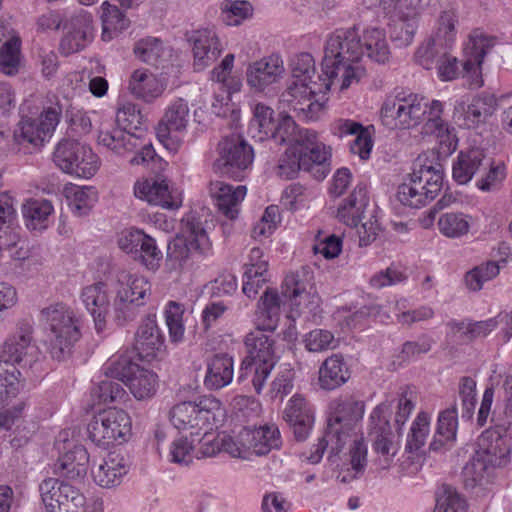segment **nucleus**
Returning a JSON list of instances; mask_svg holds the SVG:
<instances>
[{
  "instance_id": "nucleus-29",
  "label": "nucleus",
  "mask_w": 512,
  "mask_h": 512,
  "mask_svg": "<svg viewBox=\"0 0 512 512\" xmlns=\"http://www.w3.org/2000/svg\"><path fill=\"white\" fill-rule=\"evenodd\" d=\"M204 385L219 390L229 385L234 376L233 358L228 354H215L207 361Z\"/></svg>"
},
{
  "instance_id": "nucleus-21",
  "label": "nucleus",
  "mask_w": 512,
  "mask_h": 512,
  "mask_svg": "<svg viewBox=\"0 0 512 512\" xmlns=\"http://www.w3.org/2000/svg\"><path fill=\"white\" fill-rule=\"evenodd\" d=\"M284 65L280 56L272 54L253 62L247 69L248 84L258 91L275 83L284 73Z\"/></svg>"
},
{
  "instance_id": "nucleus-48",
  "label": "nucleus",
  "mask_w": 512,
  "mask_h": 512,
  "mask_svg": "<svg viewBox=\"0 0 512 512\" xmlns=\"http://www.w3.org/2000/svg\"><path fill=\"white\" fill-rule=\"evenodd\" d=\"M20 55L21 40L18 36H12L0 47V72L8 76L17 74Z\"/></svg>"
},
{
  "instance_id": "nucleus-6",
  "label": "nucleus",
  "mask_w": 512,
  "mask_h": 512,
  "mask_svg": "<svg viewBox=\"0 0 512 512\" xmlns=\"http://www.w3.org/2000/svg\"><path fill=\"white\" fill-rule=\"evenodd\" d=\"M443 184V168L440 163H426L418 157L410 181L401 184L397 199L405 206L420 208L432 201Z\"/></svg>"
},
{
  "instance_id": "nucleus-44",
  "label": "nucleus",
  "mask_w": 512,
  "mask_h": 512,
  "mask_svg": "<svg viewBox=\"0 0 512 512\" xmlns=\"http://www.w3.org/2000/svg\"><path fill=\"white\" fill-rule=\"evenodd\" d=\"M320 81L323 83L317 86L315 91H311L312 89H307V92L298 93L297 97H292L293 101H286L289 103L294 112L297 113L299 117H302L304 120H315L318 117L319 112L322 110L323 106L321 103L312 100L311 95H314L318 92H323L322 87L324 85V78L321 76H317ZM327 90L326 88H324Z\"/></svg>"
},
{
  "instance_id": "nucleus-9",
  "label": "nucleus",
  "mask_w": 512,
  "mask_h": 512,
  "mask_svg": "<svg viewBox=\"0 0 512 512\" xmlns=\"http://www.w3.org/2000/svg\"><path fill=\"white\" fill-rule=\"evenodd\" d=\"M132 421L129 414L116 408L97 413L87 425L89 439L104 448L115 442L122 444L131 436Z\"/></svg>"
},
{
  "instance_id": "nucleus-52",
  "label": "nucleus",
  "mask_w": 512,
  "mask_h": 512,
  "mask_svg": "<svg viewBox=\"0 0 512 512\" xmlns=\"http://www.w3.org/2000/svg\"><path fill=\"white\" fill-rule=\"evenodd\" d=\"M438 227L446 237H461L469 231V217L462 213H446L439 218Z\"/></svg>"
},
{
  "instance_id": "nucleus-55",
  "label": "nucleus",
  "mask_w": 512,
  "mask_h": 512,
  "mask_svg": "<svg viewBox=\"0 0 512 512\" xmlns=\"http://www.w3.org/2000/svg\"><path fill=\"white\" fill-rule=\"evenodd\" d=\"M466 501L455 488L443 485L441 493L437 496L434 512H466Z\"/></svg>"
},
{
  "instance_id": "nucleus-8",
  "label": "nucleus",
  "mask_w": 512,
  "mask_h": 512,
  "mask_svg": "<svg viewBox=\"0 0 512 512\" xmlns=\"http://www.w3.org/2000/svg\"><path fill=\"white\" fill-rule=\"evenodd\" d=\"M211 248L208 234L200 219L188 216L181 222L180 232L167 246V262L171 269H181L193 253L205 254Z\"/></svg>"
},
{
  "instance_id": "nucleus-15",
  "label": "nucleus",
  "mask_w": 512,
  "mask_h": 512,
  "mask_svg": "<svg viewBox=\"0 0 512 512\" xmlns=\"http://www.w3.org/2000/svg\"><path fill=\"white\" fill-rule=\"evenodd\" d=\"M389 409V405L381 403L372 412L370 419L373 427L369 436L373 442V450L377 454V461L381 468L386 469L392 463L397 451L398 442L392 432L389 421L384 414Z\"/></svg>"
},
{
  "instance_id": "nucleus-43",
  "label": "nucleus",
  "mask_w": 512,
  "mask_h": 512,
  "mask_svg": "<svg viewBox=\"0 0 512 512\" xmlns=\"http://www.w3.org/2000/svg\"><path fill=\"white\" fill-rule=\"evenodd\" d=\"M363 49L369 58L377 63H386L390 57L385 32L379 28H370L363 34Z\"/></svg>"
},
{
  "instance_id": "nucleus-39",
  "label": "nucleus",
  "mask_w": 512,
  "mask_h": 512,
  "mask_svg": "<svg viewBox=\"0 0 512 512\" xmlns=\"http://www.w3.org/2000/svg\"><path fill=\"white\" fill-rule=\"evenodd\" d=\"M102 39L109 41L129 26V19L118 6L108 1L102 3Z\"/></svg>"
},
{
  "instance_id": "nucleus-14",
  "label": "nucleus",
  "mask_w": 512,
  "mask_h": 512,
  "mask_svg": "<svg viewBox=\"0 0 512 512\" xmlns=\"http://www.w3.org/2000/svg\"><path fill=\"white\" fill-rule=\"evenodd\" d=\"M39 490L46 512H76L85 504L79 489L59 479L44 480Z\"/></svg>"
},
{
  "instance_id": "nucleus-50",
  "label": "nucleus",
  "mask_w": 512,
  "mask_h": 512,
  "mask_svg": "<svg viewBox=\"0 0 512 512\" xmlns=\"http://www.w3.org/2000/svg\"><path fill=\"white\" fill-rule=\"evenodd\" d=\"M307 158L301 156L299 148L289 147L279 159L276 167V173L279 177L284 179H293L297 176L300 170L307 167Z\"/></svg>"
},
{
  "instance_id": "nucleus-57",
  "label": "nucleus",
  "mask_w": 512,
  "mask_h": 512,
  "mask_svg": "<svg viewBox=\"0 0 512 512\" xmlns=\"http://www.w3.org/2000/svg\"><path fill=\"white\" fill-rule=\"evenodd\" d=\"M67 198L69 199V207L73 214L81 217L91 211L96 202V193L93 188L78 187L74 189L72 195L67 196Z\"/></svg>"
},
{
  "instance_id": "nucleus-61",
  "label": "nucleus",
  "mask_w": 512,
  "mask_h": 512,
  "mask_svg": "<svg viewBox=\"0 0 512 512\" xmlns=\"http://www.w3.org/2000/svg\"><path fill=\"white\" fill-rule=\"evenodd\" d=\"M429 432V417L426 413H419L414 421L405 447L406 452L414 453L425 444Z\"/></svg>"
},
{
  "instance_id": "nucleus-22",
  "label": "nucleus",
  "mask_w": 512,
  "mask_h": 512,
  "mask_svg": "<svg viewBox=\"0 0 512 512\" xmlns=\"http://www.w3.org/2000/svg\"><path fill=\"white\" fill-rule=\"evenodd\" d=\"M239 437L250 454L257 456L266 455L281 445L280 431L275 425H265L255 429L243 428Z\"/></svg>"
},
{
  "instance_id": "nucleus-32",
  "label": "nucleus",
  "mask_w": 512,
  "mask_h": 512,
  "mask_svg": "<svg viewBox=\"0 0 512 512\" xmlns=\"http://www.w3.org/2000/svg\"><path fill=\"white\" fill-rule=\"evenodd\" d=\"M275 133L270 139L280 144H289L290 147L299 148L303 143H311V130L301 129L295 120L288 114H279Z\"/></svg>"
},
{
  "instance_id": "nucleus-38",
  "label": "nucleus",
  "mask_w": 512,
  "mask_h": 512,
  "mask_svg": "<svg viewBox=\"0 0 512 512\" xmlns=\"http://www.w3.org/2000/svg\"><path fill=\"white\" fill-rule=\"evenodd\" d=\"M116 123L122 130L140 136V141H143L147 124L145 116L137 105L126 103L119 108L116 114Z\"/></svg>"
},
{
  "instance_id": "nucleus-56",
  "label": "nucleus",
  "mask_w": 512,
  "mask_h": 512,
  "mask_svg": "<svg viewBox=\"0 0 512 512\" xmlns=\"http://www.w3.org/2000/svg\"><path fill=\"white\" fill-rule=\"evenodd\" d=\"M494 469L475 455L463 470L464 483L467 487H475L488 482Z\"/></svg>"
},
{
  "instance_id": "nucleus-13",
  "label": "nucleus",
  "mask_w": 512,
  "mask_h": 512,
  "mask_svg": "<svg viewBox=\"0 0 512 512\" xmlns=\"http://www.w3.org/2000/svg\"><path fill=\"white\" fill-rule=\"evenodd\" d=\"M219 156L214 170L222 175L239 179L254 159L253 148L239 135L224 137L218 144Z\"/></svg>"
},
{
  "instance_id": "nucleus-59",
  "label": "nucleus",
  "mask_w": 512,
  "mask_h": 512,
  "mask_svg": "<svg viewBox=\"0 0 512 512\" xmlns=\"http://www.w3.org/2000/svg\"><path fill=\"white\" fill-rule=\"evenodd\" d=\"M267 268V261L250 264L244 274L247 280L244 282L242 289L246 296L249 298L256 296L258 289L267 281L265 277Z\"/></svg>"
},
{
  "instance_id": "nucleus-12",
  "label": "nucleus",
  "mask_w": 512,
  "mask_h": 512,
  "mask_svg": "<svg viewBox=\"0 0 512 512\" xmlns=\"http://www.w3.org/2000/svg\"><path fill=\"white\" fill-rule=\"evenodd\" d=\"M98 144L103 145L119 156H125L141 148L130 160L131 165H139L154 161L157 157L153 146L140 141V136L122 130L120 127H109L102 123L97 136Z\"/></svg>"
},
{
  "instance_id": "nucleus-58",
  "label": "nucleus",
  "mask_w": 512,
  "mask_h": 512,
  "mask_svg": "<svg viewBox=\"0 0 512 512\" xmlns=\"http://www.w3.org/2000/svg\"><path fill=\"white\" fill-rule=\"evenodd\" d=\"M140 368L141 367L137 363H134L130 357L120 356L107 366L105 374L109 378L121 380L128 385Z\"/></svg>"
},
{
  "instance_id": "nucleus-26",
  "label": "nucleus",
  "mask_w": 512,
  "mask_h": 512,
  "mask_svg": "<svg viewBox=\"0 0 512 512\" xmlns=\"http://www.w3.org/2000/svg\"><path fill=\"white\" fill-rule=\"evenodd\" d=\"M129 460L116 451L110 452L96 469H92L94 481L101 487H112L128 472Z\"/></svg>"
},
{
  "instance_id": "nucleus-19",
  "label": "nucleus",
  "mask_w": 512,
  "mask_h": 512,
  "mask_svg": "<svg viewBox=\"0 0 512 512\" xmlns=\"http://www.w3.org/2000/svg\"><path fill=\"white\" fill-rule=\"evenodd\" d=\"M187 39L193 46L194 66L199 70L211 65L221 54L219 38L211 29L191 31Z\"/></svg>"
},
{
  "instance_id": "nucleus-11",
  "label": "nucleus",
  "mask_w": 512,
  "mask_h": 512,
  "mask_svg": "<svg viewBox=\"0 0 512 512\" xmlns=\"http://www.w3.org/2000/svg\"><path fill=\"white\" fill-rule=\"evenodd\" d=\"M55 164L65 173L90 178L98 171L100 160L89 146L63 139L54 151Z\"/></svg>"
},
{
  "instance_id": "nucleus-53",
  "label": "nucleus",
  "mask_w": 512,
  "mask_h": 512,
  "mask_svg": "<svg viewBox=\"0 0 512 512\" xmlns=\"http://www.w3.org/2000/svg\"><path fill=\"white\" fill-rule=\"evenodd\" d=\"M432 0H400L398 5L395 6L398 9L404 10L407 14H405V19L409 20L406 28V33L401 35L402 40L404 42H409L413 40L415 31L417 29V19L419 12L427 7Z\"/></svg>"
},
{
  "instance_id": "nucleus-10",
  "label": "nucleus",
  "mask_w": 512,
  "mask_h": 512,
  "mask_svg": "<svg viewBox=\"0 0 512 512\" xmlns=\"http://www.w3.org/2000/svg\"><path fill=\"white\" fill-rule=\"evenodd\" d=\"M223 416L221 402L213 396H204L199 402L184 401L170 411V420L179 430L199 429L215 425Z\"/></svg>"
},
{
  "instance_id": "nucleus-2",
  "label": "nucleus",
  "mask_w": 512,
  "mask_h": 512,
  "mask_svg": "<svg viewBox=\"0 0 512 512\" xmlns=\"http://www.w3.org/2000/svg\"><path fill=\"white\" fill-rule=\"evenodd\" d=\"M362 55V39L355 27L333 33L327 40L321 64L325 88L338 86L342 91L358 83L364 76V69L354 63Z\"/></svg>"
},
{
  "instance_id": "nucleus-63",
  "label": "nucleus",
  "mask_w": 512,
  "mask_h": 512,
  "mask_svg": "<svg viewBox=\"0 0 512 512\" xmlns=\"http://www.w3.org/2000/svg\"><path fill=\"white\" fill-rule=\"evenodd\" d=\"M252 6L247 1L227 2L222 9L223 21L229 26H237L252 15Z\"/></svg>"
},
{
  "instance_id": "nucleus-16",
  "label": "nucleus",
  "mask_w": 512,
  "mask_h": 512,
  "mask_svg": "<svg viewBox=\"0 0 512 512\" xmlns=\"http://www.w3.org/2000/svg\"><path fill=\"white\" fill-rule=\"evenodd\" d=\"M188 123V104L184 99L179 98L167 108L161 118L156 128L157 138L167 149L176 150L178 147V140L173 134L185 131Z\"/></svg>"
},
{
  "instance_id": "nucleus-40",
  "label": "nucleus",
  "mask_w": 512,
  "mask_h": 512,
  "mask_svg": "<svg viewBox=\"0 0 512 512\" xmlns=\"http://www.w3.org/2000/svg\"><path fill=\"white\" fill-rule=\"evenodd\" d=\"M458 427L457 411L455 406L442 411L438 417L436 436L430 444L433 451L439 450L446 442L456 438Z\"/></svg>"
},
{
  "instance_id": "nucleus-62",
  "label": "nucleus",
  "mask_w": 512,
  "mask_h": 512,
  "mask_svg": "<svg viewBox=\"0 0 512 512\" xmlns=\"http://www.w3.org/2000/svg\"><path fill=\"white\" fill-rule=\"evenodd\" d=\"M284 419L289 424L302 422L301 420L314 419V414L309 404L300 395L293 396L284 410Z\"/></svg>"
},
{
  "instance_id": "nucleus-34",
  "label": "nucleus",
  "mask_w": 512,
  "mask_h": 512,
  "mask_svg": "<svg viewBox=\"0 0 512 512\" xmlns=\"http://www.w3.org/2000/svg\"><path fill=\"white\" fill-rule=\"evenodd\" d=\"M129 90L136 98L152 102L164 92L165 86L153 73L138 69L131 75Z\"/></svg>"
},
{
  "instance_id": "nucleus-54",
  "label": "nucleus",
  "mask_w": 512,
  "mask_h": 512,
  "mask_svg": "<svg viewBox=\"0 0 512 512\" xmlns=\"http://www.w3.org/2000/svg\"><path fill=\"white\" fill-rule=\"evenodd\" d=\"M20 376L21 373L16 367L6 369L0 374V408L8 405L19 394L22 387Z\"/></svg>"
},
{
  "instance_id": "nucleus-5",
  "label": "nucleus",
  "mask_w": 512,
  "mask_h": 512,
  "mask_svg": "<svg viewBox=\"0 0 512 512\" xmlns=\"http://www.w3.org/2000/svg\"><path fill=\"white\" fill-rule=\"evenodd\" d=\"M40 319L44 324L46 352L56 361L66 360L80 338L74 312L63 303H55L41 310Z\"/></svg>"
},
{
  "instance_id": "nucleus-60",
  "label": "nucleus",
  "mask_w": 512,
  "mask_h": 512,
  "mask_svg": "<svg viewBox=\"0 0 512 512\" xmlns=\"http://www.w3.org/2000/svg\"><path fill=\"white\" fill-rule=\"evenodd\" d=\"M482 170H488L477 186L483 191L497 190L501 187L506 178V165L503 162H494L489 158V165L483 166Z\"/></svg>"
},
{
  "instance_id": "nucleus-4",
  "label": "nucleus",
  "mask_w": 512,
  "mask_h": 512,
  "mask_svg": "<svg viewBox=\"0 0 512 512\" xmlns=\"http://www.w3.org/2000/svg\"><path fill=\"white\" fill-rule=\"evenodd\" d=\"M274 330L257 324L256 329L249 332L244 339L247 356L241 363L238 381L243 382L248 376H252L251 382L257 394L261 393L278 361Z\"/></svg>"
},
{
  "instance_id": "nucleus-7",
  "label": "nucleus",
  "mask_w": 512,
  "mask_h": 512,
  "mask_svg": "<svg viewBox=\"0 0 512 512\" xmlns=\"http://www.w3.org/2000/svg\"><path fill=\"white\" fill-rule=\"evenodd\" d=\"M305 284L297 273L286 275L281 286V296L275 289L267 288L258 303L257 324L262 328L276 329L281 306L289 303L292 309L299 310L308 299Z\"/></svg>"
},
{
  "instance_id": "nucleus-24",
  "label": "nucleus",
  "mask_w": 512,
  "mask_h": 512,
  "mask_svg": "<svg viewBox=\"0 0 512 512\" xmlns=\"http://www.w3.org/2000/svg\"><path fill=\"white\" fill-rule=\"evenodd\" d=\"M369 203L367 186L359 183L337 209V218L350 227H357Z\"/></svg>"
},
{
  "instance_id": "nucleus-27",
  "label": "nucleus",
  "mask_w": 512,
  "mask_h": 512,
  "mask_svg": "<svg viewBox=\"0 0 512 512\" xmlns=\"http://www.w3.org/2000/svg\"><path fill=\"white\" fill-rule=\"evenodd\" d=\"M163 344V336L157 326L155 317H147L139 326L134 342V349L139 358L149 360Z\"/></svg>"
},
{
  "instance_id": "nucleus-17",
  "label": "nucleus",
  "mask_w": 512,
  "mask_h": 512,
  "mask_svg": "<svg viewBox=\"0 0 512 512\" xmlns=\"http://www.w3.org/2000/svg\"><path fill=\"white\" fill-rule=\"evenodd\" d=\"M501 428L487 430L478 438V449L475 455L490 467L505 466L509 462L511 451L510 438L501 433Z\"/></svg>"
},
{
  "instance_id": "nucleus-41",
  "label": "nucleus",
  "mask_w": 512,
  "mask_h": 512,
  "mask_svg": "<svg viewBox=\"0 0 512 512\" xmlns=\"http://www.w3.org/2000/svg\"><path fill=\"white\" fill-rule=\"evenodd\" d=\"M454 335L463 341H472L478 337L488 335L498 326V320L491 318L484 321H451L447 324Z\"/></svg>"
},
{
  "instance_id": "nucleus-25",
  "label": "nucleus",
  "mask_w": 512,
  "mask_h": 512,
  "mask_svg": "<svg viewBox=\"0 0 512 512\" xmlns=\"http://www.w3.org/2000/svg\"><path fill=\"white\" fill-rule=\"evenodd\" d=\"M209 192L219 211L231 220L237 217L238 205L246 195L245 186L233 187L222 181H213L210 183Z\"/></svg>"
},
{
  "instance_id": "nucleus-45",
  "label": "nucleus",
  "mask_w": 512,
  "mask_h": 512,
  "mask_svg": "<svg viewBox=\"0 0 512 512\" xmlns=\"http://www.w3.org/2000/svg\"><path fill=\"white\" fill-rule=\"evenodd\" d=\"M14 142L25 148H38L43 145L46 136L33 118H23L13 134Z\"/></svg>"
},
{
  "instance_id": "nucleus-3",
  "label": "nucleus",
  "mask_w": 512,
  "mask_h": 512,
  "mask_svg": "<svg viewBox=\"0 0 512 512\" xmlns=\"http://www.w3.org/2000/svg\"><path fill=\"white\" fill-rule=\"evenodd\" d=\"M331 409L324 435L318 438L309 455H302L312 464L320 462L329 445L331 455L341 452L354 426L363 417L364 403L349 398L334 402Z\"/></svg>"
},
{
  "instance_id": "nucleus-51",
  "label": "nucleus",
  "mask_w": 512,
  "mask_h": 512,
  "mask_svg": "<svg viewBox=\"0 0 512 512\" xmlns=\"http://www.w3.org/2000/svg\"><path fill=\"white\" fill-rule=\"evenodd\" d=\"M134 53L141 61L158 67L163 60L165 50L159 39L147 38L136 43Z\"/></svg>"
},
{
  "instance_id": "nucleus-23",
  "label": "nucleus",
  "mask_w": 512,
  "mask_h": 512,
  "mask_svg": "<svg viewBox=\"0 0 512 512\" xmlns=\"http://www.w3.org/2000/svg\"><path fill=\"white\" fill-rule=\"evenodd\" d=\"M81 299L87 311L93 318L97 332L106 327V318L110 310V300L107 286L98 282L82 290Z\"/></svg>"
},
{
  "instance_id": "nucleus-30",
  "label": "nucleus",
  "mask_w": 512,
  "mask_h": 512,
  "mask_svg": "<svg viewBox=\"0 0 512 512\" xmlns=\"http://www.w3.org/2000/svg\"><path fill=\"white\" fill-rule=\"evenodd\" d=\"M135 196L147 201L151 205L170 210H175L181 205L180 200L169 191L166 181L137 183L135 186Z\"/></svg>"
},
{
  "instance_id": "nucleus-37",
  "label": "nucleus",
  "mask_w": 512,
  "mask_h": 512,
  "mask_svg": "<svg viewBox=\"0 0 512 512\" xmlns=\"http://www.w3.org/2000/svg\"><path fill=\"white\" fill-rule=\"evenodd\" d=\"M335 128H337L341 134L356 135L355 140L350 146V150L353 154H357L361 159H367L370 156L373 142L367 128H364L358 122L342 119L335 123Z\"/></svg>"
},
{
  "instance_id": "nucleus-33",
  "label": "nucleus",
  "mask_w": 512,
  "mask_h": 512,
  "mask_svg": "<svg viewBox=\"0 0 512 512\" xmlns=\"http://www.w3.org/2000/svg\"><path fill=\"white\" fill-rule=\"evenodd\" d=\"M89 454L82 445H75L55 464V471L68 479H81L87 474Z\"/></svg>"
},
{
  "instance_id": "nucleus-1",
  "label": "nucleus",
  "mask_w": 512,
  "mask_h": 512,
  "mask_svg": "<svg viewBox=\"0 0 512 512\" xmlns=\"http://www.w3.org/2000/svg\"><path fill=\"white\" fill-rule=\"evenodd\" d=\"M442 112L440 101L433 100L428 104L423 97L404 92L388 97L381 108L383 119L394 120L395 125L403 129L417 126L426 117L422 133L435 136L440 145L447 148L445 152H450L455 149L456 140L448 123L441 118Z\"/></svg>"
},
{
  "instance_id": "nucleus-31",
  "label": "nucleus",
  "mask_w": 512,
  "mask_h": 512,
  "mask_svg": "<svg viewBox=\"0 0 512 512\" xmlns=\"http://www.w3.org/2000/svg\"><path fill=\"white\" fill-rule=\"evenodd\" d=\"M318 374L320 387L328 391L342 386L350 377L348 366L341 354H333L325 359Z\"/></svg>"
},
{
  "instance_id": "nucleus-46",
  "label": "nucleus",
  "mask_w": 512,
  "mask_h": 512,
  "mask_svg": "<svg viewBox=\"0 0 512 512\" xmlns=\"http://www.w3.org/2000/svg\"><path fill=\"white\" fill-rule=\"evenodd\" d=\"M496 38L475 33L470 37V46L467 47L468 59L463 63L465 71L470 72L475 66L480 67L486 54L494 47Z\"/></svg>"
},
{
  "instance_id": "nucleus-47",
  "label": "nucleus",
  "mask_w": 512,
  "mask_h": 512,
  "mask_svg": "<svg viewBox=\"0 0 512 512\" xmlns=\"http://www.w3.org/2000/svg\"><path fill=\"white\" fill-rule=\"evenodd\" d=\"M125 285L118 290V294L121 297L130 299V302H134L140 306L146 303V299L151 295V284L143 276L123 275Z\"/></svg>"
},
{
  "instance_id": "nucleus-20",
  "label": "nucleus",
  "mask_w": 512,
  "mask_h": 512,
  "mask_svg": "<svg viewBox=\"0 0 512 512\" xmlns=\"http://www.w3.org/2000/svg\"><path fill=\"white\" fill-rule=\"evenodd\" d=\"M314 59L309 53H301L292 61V75L294 81L288 86L282 94L283 101H293L292 97H297L298 93L307 92V89L315 91L319 84L313 80L315 75Z\"/></svg>"
},
{
  "instance_id": "nucleus-28",
  "label": "nucleus",
  "mask_w": 512,
  "mask_h": 512,
  "mask_svg": "<svg viewBox=\"0 0 512 512\" xmlns=\"http://www.w3.org/2000/svg\"><path fill=\"white\" fill-rule=\"evenodd\" d=\"M489 165V157L480 148L461 151L453 164L452 176L459 184L468 183L483 166Z\"/></svg>"
},
{
  "instance_id": "nucleus-64",
  "label": "nucleus",
  "mask_w": 512,
  "mask_h": 512,
  "mask_svg": "<svg viewBox=\"0 0 512 512\" xmlns=\"http://www.w3.org/2000/svg\"><path fill=\"white\" fill-rule=\"evenodd\" d=\"M64 29L90 41L93 31V18L90 13L81 10L66 21Z\"/></svg>"
},
{
  "instance_id": "nucleus-35",
  "label": "nucleus",
  "mask_w": 512,
  "mask_h": 512,
  "mask_svg": "<svg viewBox=\"0 0 512 512\" xmlns=\"http://www.w3.org/2000/svg\"><path fill=\"white\" fill-rule=\"evenodd\" d=\"M496 106L497 101L492 95L482 94L474 97L471 103L463 108L464 124L468 128H475L485 123L495 112Z\"/></svg>"
},
{
  "instance_id": "nucleus-18",
  "label": "nucleus",
  "mask_w": 512,
  "mask_h": 512,
  "mask_svg": "<svg viewBox=\"0 0 512 512\" xmlns=\"http://www.w3.org/2000/svg\"><path fill=\"white\" fill-rule=\"evenodd\" d=\"M32 333L33 328L27 322H22L18 325L16 332L8 337L0 350V364H11V368L15 367V364H21L22 362L31 363L32 351L34 346L32 345Z\"/></svg>"
},
{
  "instance_id": "nucleus-49",
  "label": "nucleus",
  "mask_w": 512,
  "mask_h": 512,
  "mask_svg": "<svg viewBox=\"0 0 512 512\" xmlns=\"http://www.w3.org/2000/svg\"><path fill=\"white\" fill-rule=\"evenodd\" d=\"M127 386L136 399H147L156 392L158 376L153 371L141 367Z\"/></svg>"
},
{
  "instance_id": "nucleus-36",
  "label": "nucleus",
  "mask_w": 512,
  "mask_h": 512,
  "mask_svg": "<svg viewBox=\"0 0 512 512\" xmlns=\"http://www.w3.org/2000/svg\"><path fill=\"white\" fill-rule=\"evenodd\" d=\"M274 114V110L269 106L257 103L253 108V118L249 124V135L258 141L270 139L272 133H275L277 124Z\"/></svg>"
},
{
  "instance_id": "nucleus-42",
  "label": "nucleus",
  "mask_w": 512,
  "mask_h": 512,
  "mask_svg": "<svg viewBox=\"0 0 512 512\" xmlns=\"http://www.w3.org/2000/svg\"><path fill=\"white\" fill-rule=\"evenodd\" d=\"M54 211L53 205L46 199H29L22 206L26 226L31 230L45 228V222Z\"/></svg>"
}]
</instances>
